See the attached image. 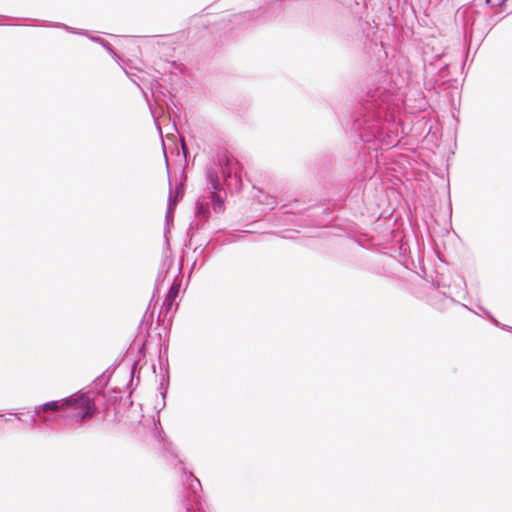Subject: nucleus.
I'll return each mask as SVG.
<instances>
[{
  "instance_id": "1",
  "label": "nucleus",
  "mask_w": 512,
  "mask_h": 512,
  "mask_svg": "<svg viewBox=\"0 0 512 512\" xmlns=\"http://www.w3.org/2000/svg\"><path fill=\"white\" fill-rule=\"evenodd\" d=\"M66 406L65 418L75 422L91 419L97 407L94 399L88 393L77 392L64 399Z\"/></svg>"
},
{
  "instance_id": "2",
  "label": "nucleus",
  "mask_w": 512,
  "mask_h": 512,
  "mask_svg": "<svg viewBox=\"0 0 512 512\" xmlns=\"http://www.w3.org/2000/svg\"><path fill=\"white\" fill-rule=\"evenodd\" d=\"M41 410L43 412L66 411V406L64 405V399L58 400V401L47 402L41 406Z\"/></svg>"
},
{
  "instance_id": "3",
  "label": "nucleus",
  "mask_w": 512,
  "mask_h": 512,
  "mask_svg": "<svg viewBox=\"0 0 512 512\" xmlns=\"http://www.w3.org/2000/svg\"><path fill=\"white\" fill-rule=\"evenodd\" d=\"M180 286L177 284H173L171 288L168 291L167 297H166V304L167 306H171L172 303L175 301L176 297L178 296Z\"/></svg>"
},
{
  "instance_id": "4",
  "label": "nucleus",
  "mask_w": 512,
  "mask_h": 512,
  "mask_svg": "<svg viewBox=\"0 0 512 512\" xmlns=\"http://www.w3.org/2000/svg\"><path fill=\"white\" fill-rule=\"evenodd\" d=\"M212 198H213L214 204L217 205L219 209H222L223 201L221 200L220 196L218 194H216L215 192H213Z\"/></svg>"
},
{
  "instance_id": "5",
  "label": "nucleus",
  "mask_w": 512,
  "mask_h": 512,
  "mask_svg": "<svg viewBox=\"0 0 512 512\" xmlns=\"http://www.w3.org/2000/svg\"><path fill=\"white\" fill-rule=\"evenodd\" d=\"M486 1H487V3H489V2H490V0H486Z\"/></svg>"
}]
</instances>
